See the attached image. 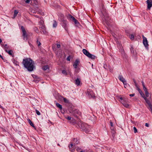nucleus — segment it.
<instances>
[{
  "mask_svg": "<svg viewBox=\"0 0 152 152\" xmlns=\"http://www.w3.org/2000/svg\"><path fill=\"white\" fill-rule=\"evenodd\" d=\"M87 94L89 98H94L95 97L93 92L91 89H88L87 90Z\"/></svg>",
  "mask_w": 152,
  "mask_h": 152,
  "instance_id": "obj_9",
  "label": "nucleus"
},
{
  "mask_svg": "<svg viewBox=\"0 0 152 152\" xmlns=\"http://www.w3.org/2000/svg\"><path fill=\"white\" fill-rule=\"evenodd\" d=\"M121 103L126 108H128L129 106V104L127 103L125 101H122L121 102Z\"/></svg>",
  "mask_w": 152,
  "mask_h": 152,
  "instance_id": "obj_21",
  "label": "nucleus"
},
{
  "mask_svg": "<svg viewBox=\"0 0 152 152\" xmlns=\"http://www.w3.org/2000/svg\"><path fill=\"white\" fill-rule=\"evenodd\" d=\"M110 125L111 126V127H112V128H113L114 129L113 127V123L110 121Z\"/></svg>",
  "mask_w": 152,
  "mask_h": 152,
  "instance_id": "obj_38",
  "label": "nucleus"
},
{
  "mask_svg": "<svg viewBox=\"0 0 152 152\" xmlns=\"http://www.w3.org/2000/svg\"><path fill=\"white\" fill-rule=\"evenodd\" d=\"M2 42L1 39L0 38V43H1Z\"/></svg>",
  "mask_w": 152,
  "mask_h": 152,
  "instance_id": "obj_57",
  "label": "nucleus"
},
{
  "mask_svg": "<svg viewBox=\"0 0 152 152\" xmlns=\"http://www.w3.org/2000/svg\"><path fill=\"white\" fill-rule=\"evenodd\" d=\"M144 99V100H145V101L146 102L148 106H149V107H150L152 106V104L151 103L150 101L148 100L145 96L143 98Z\"/></svg>",
  "mask_w": 152,
  "mask_h": 152,
  "instance_id": "obj_17",
  "label": "nucleus"
},
{
  "mask_svg": "<svg viewBox=\"0 0 152 152\" xmlns=\"http://www.w3.org/2000/svg\"><path fill=\"white\" fill-rule=\"evenodd\" d=\"M73 141L74 142H75V143H74V144L75 145L79 144L80 143L79 140L78 139L77 140V139L74 138L73 139Z\"/></svg>",
  "mask_w": 152,
  "mask_h": 152,
  "instance_id": "obj_24",
  "label": "nucleus"
},
{
  "mask_svg": "<svg viewBox=\"0 0 152 152\" xmlns=\"http://www.w3.org/2000/svg\"><path fill=\"white\" fill-rule=\"evenodd\" d=\"M134 95H135V94H130L129 95V96H130L132 97V96H134Z\"/></svg>",
  "mask_w": 152,
  "mask_h": 152,
  "instance_id": "obj_46",
  "label": "nucleus"
},
{
  "mask_svg": "<svg viewBox=\"0 0 152 152\" xmlns=\"http://www.w3.org/2000/svg\"><path fill=\"white\" fill-rule=\"evenodd\" d=\"M145 126L147 127H148L149 126V124L147 123H145Z\"/></svg>",
  "mask_w": 152,
  "mask_h": 152,
  "instance_id": "obj_48",
  "label": "nucleus"
},
{
  "mask_svg": "<svg viewBox=\"0 0 152 152\" xmlns=\"http://www.w3.org/2000/svg\"><path fill=\"white\" fill-rule=\"evenodd\" d=\"M126 86H124V87H125V88H126Z\"/></svg>",
  "mask_w": 152,
  "mask_h": 152,
  "instance_id": "obj_60",
  "label": "nucleus"
},
{
  "mask_svg": "<svg viewBox=\"0 0 152 152\" xmlns=\"http://www.w3.org/2000/svg\"><path fill=\"white\" fill-rule=\"evenodd\" d=\"M73 150H72L71 151L72 152H73Z\"/></svg>",
  "mask_w": 152,
  "mask_h": 152,
  "instance_id": "obj_62",
  "label": "nucleus"
},
{
  "mask_svg": "<svg viewBox=\"0 0 152 152\" xmlns=\"http://www.w3.org/2000/svg\"><path fill=\"white\" fill-rule=\"evenodd\" d=\"M37 43L38 46H39L41 45L40 41H39L38 39L37 41Z\"/></svg>",
  "mask_w": 152,
  "mask_h": 152,
  "instance_id": "obj_31",
  "label": "nucleus"
},
{
  "mask_svg": "<svg viewBox=\"0 0 152 152\" xmlns=\"http://www.w3.org/2000/svg\"><path fill=\"white\" fill-rule=\"evenodd\" d=\"M66 118L68 120H70L71 119V117L70 116H68L67 117H66Z\"/></svg>",
  "mask_w": 152,
  "mask_h": 152,
  "instance_id": "obj_44",
  "label": "nucleus"
},
{
  "mask_svg": "<svg viewBox=\"0 0 152 152\" xmlns=\"http://www.w3.org/2000/svg\"><path fill=\"white\" fill-rule=\"evenodd\" d=\"M133 129H134V133H136L137 132V130L136 127H133Z\"/></svg>",
  "mask_w": 152,
  "mask_h": 152,
  "instance_id": "obj_39",
  "label": "nucleus"
},
{
  "mask_svg": "<svg viewBox=\"0 0 152 152\" xmlns=\"http://www.w3.org/2000/svg\"><path fill=\"white\" fill-rule=\"evenodd\" d=\"M147 8L150 10L152 6V0H147Z\"/></svg>",
  "mask_w": 152,
  "mask_h": 152,
  "instance_id": "obj_12",
  "label": "nucleus"
},
{
  "mask_svg": "<svg viewBox=\"0 0 152 152\" xmlns=\"http://www.w3.org/2000/svg\"><path fill=\"white\" fill-rule=\"evenodd\" d=\"M130 50L131 53L134 56L136 54V51L134 50V49L133 48V47L132 46H131V48H130Z\"/></svg>",
  "mask_w": 152,
  "mask_h": 152,
  "instance_id": "obj_18",
  "label": "nucleus"
},
{
  "mask_svg": "<svg viewBox=\"0 0 152 152\" xmlns=\"http://www.w3.org/2000/svg\"><path fill=\"white\" fill-rule=\"evenodd\" d=\"M61 98H63L64 101L65 103H68V100L66 98H63V97H61Z\"/></svg>",
  "mask_w": 152,
  "mask_h": 152,
  "instance_id": "obj_34",
  "label": "nucleus"
},
{
  "mask_svg": "<svg viewBox=\"0 0 152 152\" xmlns=\"http://www.w3.org/2000/svg\"><path fill=\"white\" fill-rule=\"evenodd\" d=\"M28 121L30 125L32 126L35 129H36L35 127L34 126V124H33L32 122L31 121V120L30 119H28Z\"/></svg>",
  "mask_w": 152,
  "mask_h": 152,
  "instance_id": "obj_23",
  "label": "nucleus"
},
{
  "mask_svg": "<svg viewBox=\"0 0 152 152\" xmlns=\"http://www.w3.org/2000/svg\"><path fill=\"white\" fill-rule=\"evenodd\" d=\"M121 53H124V51L123 49L121 50Z\"/></svg>",
  "mask_w": 152,
  "mask_h": 152,
  "instance_id": "obj_52",
  "label": "nucleus"
},
{
  "mask_svg": "<svg viewBox=\"0 0 152 152\" xmlns=\"http://www.w3.org/2000/svg\"><path fill=\"white\" fill-rule=\"evenodd\" d=\"M133 81L134 83L135 84V85L136 86H137V84L134 79H133Z\"/></svg>",
  "mask_w": 152,
  "mask_h": 152,
  "instance_id": "obj_42",
  "label": "nucleus"
},
{
  "mask_svg": "<svg viewBox=\"0 0 152 152\" xmlns=\"http://www.w3.org/2000/svg\"><path fill=\"white\" fill-rule=\"evenodd\" d=\"M103 15L104 17H103L102 18L104 23H105L108 26H109L111 25V23L110 19L107 15Z\"/></svg>",
  "mask_w": 152,
  "mask_h": 152,
  "instance_id": "obj_4",
  "label": "nucleus"
},
{
  "mask_svg": "<svg viewBox=\"0 0 152 152\" xmlns=\"http://www.w3.org/2000/svg\"><path fill=\"white\" fill-rule=\"evenodd\" d=\"M83 53L86 56L89 58L94 59L96 58V56L91 54L88 51L85 49L83 50Z\"/></svg>",
  "mask_w": 152,
  "mask_h": 152,
  "instance_id": "obj_5",
  "label": "nucleus"
},
{
  "mask_svg": "<svg viewBox=\"0 0 152 152\" xmlns=\"http://www.w3.org/2000/svg\"><path fill=\"white\" fill-rule=\"evenodd\" d=\"M86 151H80V152H86Z\"/></svg>",
  "mask_w": 152,
  "mask_h": 152,
  "instance_id": "obj_55",
  "label": "nucleus"
},
{
  "mask_svg": "<svg viewBox=\"0 0 152 152\" xmlns=\"http://www.w3.org/2000/svg\"><path fill=\"white\" fill-rule=\"evenodd\" d=\"M57 47L58 48H59L60 47V44H57Z\"/></svg>",
  "mask_w": 152,
  "mask_h": 152,
  "instance_id": "obj_47",
  "label": "nucleus"
},
{
  "mask_svg": "<svg viewBox=\"0 0 152 152\" xmlns=\"http://www.w3.org/2000/svg\"><path fill=\"white\" fill-rule=\"evenodd\" d=\"M6 52L9 55H12V50H7Z\"/></svg>",
  "mask_w": 152,
  "mask_h": 152,
  "instance_id": "obj_30",
  "label": "nucleus"
},
{
  "mask_svg": "<svg viewBox=\"0 0 152 152\" xmlns=\"http://www.w3.org/2000/svg\"><path fill=\"white\" fill-rule=\"evenodd\" d=\"M62 73L65 75H67V73L66 71L65 70H63L62 71Z\"/></svg>",
  "mask_w": 152,
  "mask_h": 152,
  "instance_id": "obj_37",
  "label": "nucleus"
},
{
  "mask_svg": "<svg viewBox=\"0 0 152 152\" xmlns=\"http://www.w3.org/2000/svg\"><path fill=\"white\" fill-rule=\"evenodd\" d=\"M58 145H59V144H58Z\"/></svg>",
  "mask_w": 152,
  "mask_h": 152,
  "instance_id": "obj_63",
  "label": "nucleus"
},
{
  "mask_svg": "<svg viewBox=\"0 0 152 152\" xmlns=\"http://www.w3.org/2000/svg\"><path fill=\"white\" fill-rule=\"evenodd\" d=\"M137 89L139 93L140 94L141 96L143 98L145 97V95L143 93L142 91L138 87H137Z\"/></svg>",
  "mask_w": 152,
  "mask_h": 152,
  "instance_id": "obj_20",
  "label": "nucleus"
},
{
  "mask_svg": "<svg viewBox=\"0 0 152 152\" xmlns=\"http://www.w3.org/2000/svg\"><path fill=\"white\" fill-rule=\"evenodd\" d=\"M71 57L70 56H69L67 58L66 60L67 61H69L70 60Z\"/></svg>",
  "mask_w": 152,
  "mask_h": 152,
  "instance_id": "obj_40",
  "label": "nucleus"
},
{
  "mask_svg": "<svg viewBox=\"0 0 152 152\" xmlns=\"http://www.w3.org/2000/svg\"><path fill=\"white\" fill-rule=\"evenodd\" d=\"M126 86H124V87H125V88H126Z\"/></svg>",
  "mask_w": 152,
  "mask_h": 152,
  "instance_id": "obj_59",
  "label": "nucleus"
},
{
  "mask_svg": "<svg viewBox=\"0 0 152 152\" xmlns=\"http://www.w3.org/2000/svg\"><path fill=\"white\" fill-rule=\"evenodd\" d=\"M22 64L24 67L29 72L33 71L35 67L34 61L30 58H26L24 59L22 62Z\"/></svg>",
  "mask_w": 152,
  "mask_h": 152,
  "instance_id": "obj_1",
  "label": "nucleus"
},
{
  "mask_svg": "<svg viewBox=\"0 0 152 152\" xmlns=\"http://www.w3.org/2000/svg\"><path fill=\"white\" fill-rule=\"evenodd\" d=\"M78 125L79 128L86 133H88L89 132L90 129L89 125L82 122L79 123Z\"/></svg>",
  "mask_w": 152,
  "mask_h": 152,
  "instance_id": "obj_2",
  "label": "nucleus"
},
{
  "mask_svg": "<svg viewBox=\"0 0 152 152\" xmlns=\"http://www.w3.org/2000/svg\"><path fill=\"white\" fill-rule=\"evenodd\" d=\"M61 21L62 22V26L65 30L67 31L68 30V22L67 21L64 20L63 18L61 19Z\"/></svg>",
  "mask_w": 152,
  "mask_h": 152,
  "instance_id": "obj_6",
  "label": "nucleus"
},
{
  "mask_svg": "<svg viewBox=\"0 0 152 152\" xmlns=\"http://www.w3.org/2000/svg\"><path fill=\"white\" fill-rule=\"evenodd\" d=\"M41 31H42V32H43L44 34H46L47 33V32L45 29H45H44V30H42Z\"/></svg>",
  "mask_w": 152,
  "mask_h": 152,
  "instance_id": "obj_36",
  "label": "nucleus"
},
{
  "mask_svg": "<svg viewBox=\"0 0 152 152\" xmlns=\"http://www.w3.org/2000/svg\"><path fill=\"white\" fill-rule=\"evenodd\" d=\"M38 102V100L35 98H32L31 100V102L34 105H37Z\"/></svg>",
  "mask_w": 152,
  "mask_h": 152,
  "instance_id": "obj_16",
  "label": "nucleus"
},
{
  "mask_svg": "<svg viewBox=\"0 0 152 152\" xmlns=\"http://www.w3.org/2000/svg\"><path fill=\"white\" fill-rule=\"evenodd\" d=\"M130 38L132 40H133L134 39V35L133 34H131L130 36Z\"/></svg>",
  "mask_w": 152,
  "mask_h": 152,
  "instance_id": "obj_41",
  "label": "nucleus"
},
{
  "mask_svg": "<svg viewBox=\"0 0 152 152\" xmlns=\"http://www.w3.org/2000/svg\"><path fill=\"white\" fill-rule=\"evenodd\" d=\"M56 105L57 107L59 108L60 110H61L62 109V106L60 104H59L57 103L56 104Z\"/></svg>",
  "mask_w": 152,
  "mask_h": 152,
  "instance_id": "obj_27",
  "label": "nucleus"
},
{
  "mask_svg": "<svg viewBox=\"0 0 152 152\" xmlns=\"http://www.w3.org/2000/svg\"><path fill=\"white\" fill-rule=\"evenodd\" d=\"M0 58H1L2 60H4L3 58L1 56V55H0Z\"/></svg>",
  "mask_w": 152,
  "mask_h": 152,
  "instance_id": "obj_54",
  "label": "nucleus"
},
{
  "mask_svg": "<svg viewBox=\"0 0 152 152\" xmlns=\"http://www.w3.org/2000/svg\"><path fill=\"white\" fill-rule=\"evenodd\" d=\"M80 79L77 78L75 80V84L77 86H78L80 85Z\"/></svg>",
  "mask_w": 152,
  "mask_h": 152,
  "instance_id": "obj_22",
  "label": "nucleus"
},
{
  "mask_svg": "<svg viewBox=\"0 0 152 152\" xmlns=\"http://www.w3.org/2000/svg\"><path fill=\"white\" fill-rule=\"evenodd\" d=\"M110 129L111 130V133L112 134V136L113 138L114 139L115 136V132L114 129H113V128H112V127L110 128Z\"/></svg>",
  "mask_w": 152,
  "mask_h": 152,
  "instance_id": "obj_19",
  "label": "nucleus"
},
{
  "mask_svg": "<svg viewBox=\"0 0 152 152\" xmlns=\"http://www.w3.org/2000/svg\"><path fill=\"white\" fill-rule=\"evenodd\" d=\"M34 81L36 83L38 82V80H34Z\"/></svg>",
  "mask_w": 152,
  "mask_h": 152,
  "instance_id": "obj_50",
  "label": "nucleus"
},
{
  "mask_svg": "<svg viewBox=\"0 0 152 152\" xmlns=\"http://www.w3.org/2000/svg\"><path fill=\"white\" fill-rule=\"evenodd\" d=\"M142 85L143 87L145 86L144 84V82L143 81H142Z\"/></svg>",
  "mask_w": 152,
  "mask_h": 152,
  "instance_id": "obj_53",
  "label": "nucleus"
},
{
  "mask_svg": "<svg viewBox=\"0 0 152 152\" xmlns=\"http://www.w3.org/2000/svg\"><path fill=\"white\" fill-rule=\"evenodd\" d=\"M1 45L2 47L3 48L6 52H7V49H9V46H8L7 44H1Z\"/></svg>",
  "mask_w": 152,
  "mask_h": 152,
  "instance_id": "obj_14",
  "label": "nucleus"
},
{
  "mask_svg": "<svg viewBox=\"0 0 152 152\" xmlns=\"http://www.w3.org/2000/svg\"><path fill=\"white\" fill-rule=\"evenodd\" d=\"M32 12L34 13H35L36 12H35V11L34 10H33V11H32Z\"/></svg>",
  "mask_w": 152,
  "mask_h": 152,
  "instance_id": "obj_56",
  "label": "nucleus"
},
{
  "mask_svg": "<svg viewBox=\"0 0 152 152\" xmlns=\"http://www.w3.org/2000/svg\"><path fill=\"white\" fill-rule=\"evenodd\" d=\"M69 110L71 114L76 117H77L78 115H81V113L78 110L74 108H69Z\"/></svg>",
  "mask_w": 152,
  "mask_h": 152,
  "instance_id": "obj_3",
  "label": "nucleus"
},
{
  "mask_svg": "<svg viewBox=\"0 0 152 152\" xmlns=\"http://www.w3.org/2000/svg\"><path fill=\"white\" fill-rule=\"evenodd\" d=\"M26 3H29L30 2V0H25Z\"/></svg>",
  "mask_w": 152,
  "mask_h": 152,
  "instance_id": "obj_45",
  "label": "nucleus"
},
{
  "mask_svg": "<svg viewBox=\"0 0 152 152\" xmlns=\"http://www.w3.org/2000/svg\"><path fill=\"white\" fill-rule=\"evenodd\" d=\"M118 78L121 81L123 82L124 85H126L127 83L126 80L121 75H120L118 77Z\"/></svg>",
  "mask_w": 152,
  "mask_h": 152,
  "instance_id": "obj_11",
  "label": "nucleus"
},
{
  "mask_svg": "<svg viewBox=\"0 0 152 152\" xmlns=\"http://www.w3.org/2000/svg\"><path fill=\"white\" fill-rule=\"evenodd\" d=\"M54 23L53 24V26L54 28L56 27L57 26V23L55 20H54Z\"/></svg>",
  "mask_w": 152,
  "mask_h": 152,
  "instance_id": "obj_28",
  "label": "nucleus"
},
{
  "mask_svg": "<svg viewBox=\"0 0 152 152\" xmlns=\"http://www.w3.org/2000/svg\"><path fill=\"white\" fill-rule=\"evenodd\" d=\"M34 31L36 32L37 33H38V31H39V30H38V28L37 27H35L34 28Z\"/></svg>",
  "mask_w": 152,
  "mask_h": 152,
  "instance_id": "obj_32",
  "label": "nucleus"
},
{
  "mask_svg": "<svg viewBox=\"0 0 152 152\" xmlns=\"http://www.w3.org/2000/svg\"><path fill=\"white\" fill-rule=\"evenodd\" d=\"M86 152H88V151H86Z\"/></svg>",
  "mask_w": 152,
  "mask_h": 152,
  "instance_id": "obj_61",
  "label": "nucleus"
},
{
  "mask_svg": "<svg viewBox=\"0 0 152 152\" xmlns=\"http://www.w3.org/2000/svg\"><path fill=\"white\" fill-rule=\"evenodd\" d=\"M42 69L44 71L46 70L47 69H49V66L48 65L44 66L42 67Z\"/></svg>",
  "mask_w": 152,
  "mask_h": 152,
  "instance_id": "obj_25",
  "label": "nucleus"
},
{
  "mask_svg": "<svg viewBox=\"0 0 152 152\" xmlns=\"http://www.w3.org/2000/svg\"><path fill=\"white\" fill-rule=\"evenodd\" d=\"M0 107L1 108H2V107H1V106H0Z\"/></svg>",
  "mask_w": 152,
  "mask_h": 152,
  "instance_id": "obj_58",
  "label": "nucleus"
},
{
  "mask_svg": "<svg viewBox=\"0 0 152 152\" xmlns=\"http://www.w3.org/2000/svg\"><path fill=\"white\" fill-rule=\"evenodd\" d=\"M143 38V43L144 46L146 48H148V42L147 40V38L145 37L143 35L142 36Z\"/></svg>",
  "mask_w": 152,
  "mask_h": 152,
  "instance_id": "obj_10",
  "label": "nucleus"
},
{
  "mask_svg": "<svg viewBox=\"0 0 152 152\" xmlns=\"http://www.w3.org/2000/svg\"><path fill=\"white\" fill-rule=\"evenodd\" d=\"M73 144L72 143H71L70 145V146H69V148H72V147L73 146Z\"/></svg>",
  "mask_w": 152,
  "mask_h": 152,
  "instance_id": "obj_49",
  "label": "nucleus"
},
{
  "mask_svg": "<svg viewBox=\"0 0 152 152\" xmlns=\"http://www.w3.org/2000/svg\"><path fill=\"white\" fill-rule=\"evenodd\" d=\"M36 113L38 115H40V112L37 110H35Z\"/></svg>",
  "mask_w": 152,
  "mask_h": 152,
  "instance_id": "obj_33",
  "label": "nucleus"
},
{
  "mask_svg": "<svg viewBox=\"0 0 152 152\" xmlns=\"http://www.w3.org/2000/svg\"><path fill=\"white\" fill-rule=\"evenodd\" d=\"M80 148H77V150L78 152H79V151L80 150Z\"/></svg>",
  "mask_w": 152,
  "mask_h": 152,
  "instance_id": "obj_51",
  "label": "nucleus"
},
{
  "mask_svg": "<svg viewBox=\"0 0 152 152\" xmlns=\"http://www.w3.org/2000/svg\"><path fill=\"white\" fill-rule=\"evenodd\" d=\"M143 89L145 92L148 91L147 89V88H146V87H145V86L143 87Z\"/></svg>",
  "mask_w": 152,
  "mask_h": 152,
  "instance_id": "obj_43",
  "label": "nucleus"
},
{
  "mask_svg": "<svg viewBox=\"0 0 152 152\" xmlns=\"http://www.w3.org/2000/svg\"><path fill=\"white\" fill-rule=\"evenodd\" d=\"M145 92V96H146V97H148L149 96V93H148V91H146Z\"/></svg>",
  "mask_w": 152,
  "mask_h": 152,
  "instance_id": "obj_35",
  "label": "nucleus"
},
{
  "mask_svg": "<svg viewBox=\"0 0 152 152\" xmlns=\"http://www.w3.org/2000/svg\"><path fill=\"white\" fill-rule=\"evenodd\" d=\"M21 28L23 32V36L24 39L27 40V35L26 34V31L23 26H21Z\"/></svg>",
  "mask_w": 152,
  "mask_h": 152,
  "instance_id": "obj_7",
  "label": "nucleus"
},
{
  "mask_svg": "<svg viewBox=\"0 0 152 152\" xmlns=\"http://www.w3.org/2000/svg\"><path fill=\"white\" fill-rule=\"evenodd\" d=\"M40 25L39 26V28L41 30H44L45 29V26L43 24V21L41 20L39 22Z\"/></svg>",
  "mask_w": 152,
  "mask_h": 152,
  "instance_id": "obj_13",
  "label": "nucleus"
},
{
  "mask_svg": "<svg viewBox=\"0 0 152 152\" xmlns=\"http://www.w3.org/2000/svg\"><path fill=\"white\" fill-rule=\"evenodd\" d=\"M18 12L17 10H15L14 11V17L15 18L16 17L18 13Z\"/></svg>",
  "mask_w": 152,
  "mask_h": 152,
  "instance_id": "obj_29",
  "label": "nucleus"
},
{
  "mask_svg": "<svg viewBox=\"0 0 152 152\" xmlns=\"http://www.w3.org/2000/svg\"><path fill=\"white\" fill-rule=\"evenodd\" d=\"M80 61L78 59H76L73 65V66H74L75 68L76 69L77 68V66L78 65Z\"/></svg>",
  "mask_w": 152,
  "mask_h": 152,
  "instance_id": "obj_15",
  "label": "nucleus"
},
{
  "mask_svg": "<svg viewBox=\"0 0 152 152\" xmlns=\"http://www.w3.org/2000/svg\"><path fill=\"white\" fill-rule=\"evenodd\" d=\"M118 99L119 101L120 102H121L122 101H125V98H123L122 97H118Z\"/></svg>",
  "mask_w": 152,
  "mask_h": 152,
  "instance_id": "obj_26",
  "label": "nucleus"
},
{
  "mask_svg": "<svg viewBox=\"0 0 152 152\" xmlns=\"http://www.w3.org/2000/svg\"><path fill=\"white\" fill-rule=\"evenodd\" d=\"M67 18L69 20L73 21L75 24H77V23H79L78 21L75 18L70 14L68 15L67 16Z\"/></svg>",
  "mask_w": 152,
  "mask_h": 152,
  "instance_id": "obj_8",
  "label": "nucleus"
}]
</instances>
